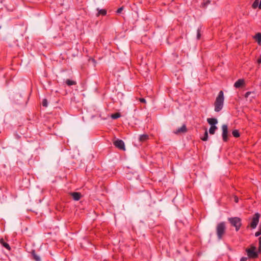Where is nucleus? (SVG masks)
Here are the masks:
<instances>
[{
	"instance_id": "20",
	"label": "nucleus",
	"mask_w": 261,
	"mask_h": 261,
	"mask_svg": "<svg viewBox=\"0 0 261 261\" xmlns=\"http://www.w3.org/2000/svg\"><path fill=\"white\" fill-rule=\"evenodd\" d=\"M232 134L235 138H238L240 137V134L237 129H234L232 132Z\"/></svg>"
},
{
	"instance_id": "3",
	"label": "nucleus",
	"mask_w": 261,
	"mask_h": 261,
	"mask_svg": "<svg viewBox=\"0 0 261 261\" xmlns=\"http://www.w3.org/2000/svg\"><path fill=\"white\" fill-rule=\"evenodd\" d=\"M226 226L224 222L218 223L216 227V232L219 239H221L225 233Z\"/></svg>"
},
{
	"instance_id": "12",
	"label": "nucleus",
	"mask_w": 261,
	"mask_h": 261,
	"mask_svg": "<svg viewBox=\"0 0 261 261\" xmlns=\"http://www.w3.org/2000/svg\"><path fill=\"white\" fill-rule=\"evenodd\" d=\"M149 139V136L147 134H143L140 136L139 137V141L141 142H144Z\"/></svg>"
},
{
	"instance_id": "23",
	"label": "nucleus",
	"mask_w": 261,
	"mask_h": 261,
	"mask_svg": "<svg viewBox=\"0 0 261 261\" xmlns=\"http://www.w3.org/2000/svg\"><path fill=\"white\" fill-rule=\"evenodd\" d=\"M42 106L44 107H47V100L46 99H43L42 102Z\"/></svg>"
},
{
	"instance_id": "16",
	"label": "nucleus",
	"mask_w": 261,
	"mask_h": 261,
	"mask_svg": "<svg viewBox=\"0 0 261 261\" xmlns=\"http://www.w3.org/2000/svg\"><path fill=\"white\" fill-rule=\"evenodd\" d=\"M107 14V10L106 9H100L98 10V13L97 14V16H98L100 15H101L102 16H105Z\"/></svg>"
},
{
	"instance_id": "8",
	"label": "nucleus",
	"mask_w": 261,
	"mask_h": 261,
	"mask_svg": "<svg viewBox=\"0 0 261 261\" xmlns=\"http://www.w3.org/2000/svg\"><path fill=\"white\" fill-rule=\"evenodd\" d=\"M245 85V83L244 80L243 79H240L235 82L234 86L236 88H239L240 87L244 86Z\"/></svg>"
},
{
	"instance_id": "11",
	"label": "nucleus",
	"mask_w": 261,
	"mask_h": 261,
	"mask_svg": "<svg viewBox=\"0 0 261 261\" xmlns=\"http://www.w3.org/2000/svg\"><path fill=\"white\" fill-rule=\"evenodd\" d=\"M207 121L211 126L215 125L218 123L217 119L214 118H207Z\"/></svg>"
},
{
	"instance_id": "33",
	"label": "nucleus",
	"mask_w": 261,
	"mask_h": 261,
	"mask_svg": "<svg viewBox=\"0 0 261 261\" xmlns=\"http://www.w3.org/2000/svg\"><path fill=\"white\" fill-rule=\"evenodd\" d=\"M89 61H91L95 65L96 63V61L94 59L90 58L89 59Z\"/></svg>"
},
{
	"instance_id": "15",
	"label": "nucleus",
	"mask_w": 261,
	"mask_h": 261,
	"mask_svg": "<svg viewBox=\"0 0 261 261\" xmlns=\"http://www.w3.org/2000/svg\"><path fill=\"white\" fill-rule=\"evenodd\" d=\"M65 83L68 86H72V85H75L76 84V82L75 81H72V80H71L69 79L66 80Z\"/></svg>"
},
{
	"instance_id": "18",
	"label": "nucleus",
	"mask_w": 261,
	"mask_h": 261,
	"mask_svg": "<svg viewBox=\"0 0 261 261\" xmlns=\"http://www.w3.org/2000/svg\"><path fill=\"white\" fill-rule=\"evenodd\" d=\"M255 38L258 44L261 42V33H258L255 36Z\"/></svg>"
},
{
	"instance_id": "35",
	"label": "nucleus",
	"mask_w": 261,
	"mask_h": 261,
	"mask_svg": "<svg viewBox=\"0 0 261 261\" xmlns=\"http://www.w3.org/2000/svg\"><path fill=\"white\" fill-rule=\"evenodd\" d=\"M258 8H259V9H261V0L260 1L259 4Z\"/></svg>"
},
{
	"instance_id": "25",
	"label": "nucleus",
	"mask_w": 261,
	"mask_h": 261,
	"mask_svg": "<svg viewBox=\"0 0 261 261\" xmlns=\"http://www.w3.org/2000/svg\"><path fill=\"white\" fill-rule=\"evenodd\" d=\"M200 36H201V35H200V30L199 29H198L197 30V38L198 39H200Z\"/></svg>"
},
{
	"instance_id": "28",
	"label": "nucleus",
	"mask_w": 261,
	"mask_h": 261,
	"mask_svg": "<svg viewBox=\"0 0 261 261\" xmlns=\"http://www.w3.org/2000/svg\"><path fill=\"white\" fill-rule=\"evenodd\" d=\"M251 93V91L247 92L245 94V97L247 98Z\"/></svg>"
},
{
	"instance_id": "2",
	"label": "nucleus",
	"mask_w": 261,
	"mask_h": 261,
	"mask_svg": "<svg viewBox=\"0 0 261 261\" xmlns=\"http://www.w3.org/2000/svg\"><path fill=\"white\" fill-rule=\"evenodd\" d=\"M256 250V248L253 244H251L249 248L246 249V252L249 258L254 259L258 257V252Z\"/></svg>"
},
{
	"instance_id": "13",
	"label": "nucleus",
	"mask_w": 261,
	"mask_h": 261,
	"mask_svg": "<svg viewBox=\"0 0 261 261\" xmlns=\"http://www.w3.org/2000/svg\"><path fill=\"white\" fill-rule=\"evenodd\" d=\"M0 243L4 247H5L8 250H10L11 249L8 243H6L3 239H1L0 240Z\"/></svg>"
},
{
	"instance_id": "21",
	"label": "nucleus",
	"mask_w": 261,
	"mask_h": 261,
	"mask_svg": "<svg viewBox=\"0 0 261 261\" xmlns=\"http://www.w3.org/2000/svg\"><path fill=\"white\" fill-rule=\"evenodd\" d=\"M207 139H208V133H207V129H205V131L204 132V136L203 137H201V139L202 141H206L207 140Z\"/></svg>"
},
{
	"instance_id": "31",
	"label": "nucleus",
	"mask_w": 261,
	"mask_h": 261,
	"mask_svg": "<svg viewBox=\"0 0 261 261\" xmlns=\"http://www.w3.org/2000/svg\"><path fill=\"white\" fill-rule=\"evenodd\" d=\"M248 258V257H242L240 259V261H247Z\"/></svg>"
},
{
	"instance_id": "6",
	"label": "nucleus",
	"mask_w": 261,
	"mask_h": 261,
	"mask_svg": "<svg viewBox=\"0 0 261 261\" xmlns=\"http://www.w3.org/2000/svg\"><path fill=\"white\" fill-rule=\"evenodd\" d=\"M113 144L115 145V146L118 148V149L122 150H125L124 143L122 140L117 139L113 142Z\"/></svg>"
},
{
	"instance_id": "30",
	"label": "nucleus",
	"mask_w": 261,
	"mask_h": 261,
	"mask_svg": "<svg viewBox=\"0 0 261 261\" xmlns=\"http://www.w3.org/2000/svg\"><path fill=\"white\" fill-rule=\"evenodd\" d=\"M122 10H123V7H120L117 9L116 12L117 13H120L121 12V11H122Z\"/></svg>"
},
{
	"instance_id": "26",
	"label": "nucleus",
	"mask_w": 261,
	"mask_h": 261,
	"mask_svg": "<svg viewBox=\"0 0 261 261\" xmlns=\"http://www.w3.org/2000/svg\"><path fill=\"white\" fill-rule=\"evenodd\" d=\"M211 2L210 1H207L206 2L202 3V6L203 7H206L208 5L210 4Z\"/></svg>"
},
{
	"instance_id": "14",
	"label": "nucleus",
	"mask_w": 261,
	"mask_h": 261,
	"mask_svg": "<svg viewBox=\"0 0 261 261\" xmlns=\"http://www.w3.org/2000/svg\"><path fill=\"white\" fill-rule=\"evenodd\" d=\"M31 253L34 260L36 261H41L40 257L36 254L35 250H33Z\"/></svg>"
},
{
	"instance_id": "32",
	"label": "nucleus",
	"mask_w": 261,
	"mask_h": 261,
	"mask_svg": "<svg viewBox=\"0 0 261 261\" xmlns=\"http://www.w3.org/2000/svg\"><path fill=\"white\" fill-rule=\"evenodd\" d=\"M257 63L258 64H261V55L259 56V58L257 59Z\"/></svg>"
},
{
	"instance_id": "24",
	"label": "nucleus",
	"mask_w": 261,
	"mask_h": 261,
	"mask_svg": "<svg viewBox=\"0 0 261 261\" xmlns=\"http://www.w3.org/2000/svg\"><path fill=\"white\" fill-rule=\"evenodd\" d=\"M258 243H259L258 250H259V252L261 253V237H259L258 238Z\"/></svg>"
},
{
	"instance_id": "34",
	"label": "nucleus",
	"mask_w": 261,
	"mask_h": 261,
	"mask_svg": "<svg viewBox=\"0 0 261 261\" xmlns=\"http://www.w3.org/2000/svg\"><path fill=\"white\" fill-rule=\"evenodd\" d=\"M238 200H239L238 198L237 197H236H236H234V201H235V202H238Z\"/></svg>"
},
{
	"instance_id": "10",
	"label": "nucleus",
	"mask_w": 261,
	"mask_h": 261,
	"mask_svg": "<svg viewBox=\"0 0 261 261\" xmlns=\"http://www.w3.org/2000/svg\"><path fill=\"white\" fill-rule=\"evenodd\" d=\"M71 195L74 200H79L81 197V194L79 192H72Z\"/></svg>"
},
{
	"instance_id": "27",
	"label": "nucleus",
	"mask_w": 261,
	"mask_h": 261,
	"mask_svg": "<svg viewBox=\"0 0 261 261\" xmlns=\"http://www.w3.org/2000/svg\"><path fill=\"white\" fill-rule=\"evenodd\" d=\"M139 100L142 103H146V102L145 99L144 98H139Z\"/></svg>"
},
{
	"instance_id": "1",
	"label": "nucleus",
	"mask_w": 261,
	"mask_h": 261,
	"mask_svg": "<svg viewBox=\"0 0 261 261\" xmlns=\"http://www.w3.org/2000/svg\"><path fill=\"white\" fill-rule=\"evenodd\" d=\"M224 101V93L223 91L221 90L218 96H217L216 100L214 102V110L216 112H219L223 108Z\"/></svg>"
},
{
	"instance_id": "17",
	"label": "nucleus",
	"mask_w": 261,
	"mask_h": 261,
	"mask_svg": "<svg viewBox=\"0 0 261 261\" xmlns=\"http://www.w3.org/2000/svg\"><path fill=\"white\" fill-rule=\"evenodd\" d=\"M217 129V127L215 125L211 126L209 129V133L211 135L215 134L216 130Z\"/></svg>"
},
{
	"instance_id": "9",
	"label": "nucleus",
	"mask_w": 261,
	"mask_h": 261,
	"mask_svg": "<svg viewBox=\"0 0 261 261\" xmlns=\"http://www.w3.org/2000/svg\"><path fill=\"white\" fill-rule=\"evenodd\" d=\"M187 132V128L186 127V125L185 124H184L182 125V126L176 130L174 131V133L175 134H179L181 133H185Z\"/></svg>"
},
{
	"instance_id": "22",
	"label": "nucleus",
	"mask_w": 261,
	"mask_h": 261,
	"mask_svg": "<svg viewBox=\"0 0 261 261\" xmlns=\"http://www.w3.org/2000/svg\"><path fill=\"white\" fill-rule=\"evenodd\" d=\"M259 2L258 0H255L252 5V7L253 9H256L257 7L259 6Z\"/></svg>"
},
{
	"instance_id": "7",
	"label": "nucleus",
	"mask_w": 261,
	"mask_h": 261,
	"mask_svg": "<svg viewBox=\"0 0 261 261\" xmlns=\"http://www.w3.org/2000/svg\"><path fill=\"white\" fill-rule=\"evenodd\" d=\"M222 138L224 142L228 141V127L226 124H223L222 126Z\"/></svg>"
},
{
	"instance_id": "29",
	"label": "nucleus",
	"mask_w": 261,
	"mask_h": 261,
	"mask_svg": "<svg viewBox=\"0 0 261 261\" xmlns=\"http://www.w3.org/2000/svg\"><path fill=\"white\" fill-rule=\"evenodd\" d=\"M260 234H261V229L258 230V231L256 232L255 233V236L256 237H258V236H259Z\"/></svg>"
},
{
	"instance_id": "4",
	"label": "nucleus",
	"mask_w": 261,
	"mask_h": 261,
	"mask_svg": "<svg viewBox=\"0 0 261 261\" xmlns=\"http://www.w3.org/2000/svg\"><path fill=\"white\" fill-rule=\"evenodd\" d=\"M228 221L232 226L235 227L237 231L240 229L242 225L241 218L237 217L229 218H228Z\"/></svg>"
},
{
	"instance_id": "5",
	"label": "nucleus",
	"mask_w": 261,
	"mask_h": 261,
	"mask_svg": "<svg viewBox=\"0 0 261 261\" xmlns=\"http://www.w3.org/2000/svg\"><path fill=\"white\" fill-rule=\"evenodd\" d=\"M260 217V214L258 213H255L252 219V221L250 224V226L252 228L254 229L257 225L259 219Z\"/></svg>"
},
{
	"instance_id": "19",
	"label": "nucleus",
	"mask_w": 261,
	"mask_h": 261,
	"mask_svg": "<svg viewBox=\"0 0 261 261\" xmlns=\"http://www.w3.org/2000/svg\"><path fill=\"white\" fill-rule=\"evenodd\" d=\"M121 114L120 113H115L114 114H112L111 116V118L113 119H116L119 117H120Z\"/></svg>"
}]
</instances>
